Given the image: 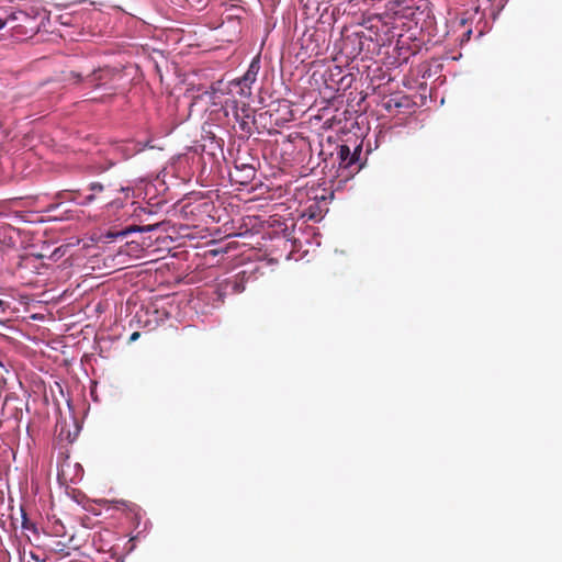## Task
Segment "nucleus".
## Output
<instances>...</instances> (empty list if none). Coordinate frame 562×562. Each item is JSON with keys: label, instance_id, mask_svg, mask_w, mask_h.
I'll use <instances>...</instances> for the list:
<instances>
[{"label": "nucleus", "instance_id": "nucleus-1", "mask_svg": "<svg viewBox=\"0 0 562 562\" xmlns=\"http://www.w3.org/2000/svg\"><path fill=\"white\" fill-rule=\"evenodd\" d=\"M254 79H255V76H250V71H249L243 79L232 81L229 83L231 92L233 93L234 91H237L241 94H247L249 92V87L247 86V82L252 81Z\"/></svg>", "mask_w": 562, "mask_h": 562}, {"label": "nucleus", "instance_id": "nucleus-2", "mask_svg": "<svg viewBox=\"0 0 562 562\" xmlns=\"http://www.w3.org/2000/svg\"><path fill=\"white\" fill-rule=\"evenodd\" d=\"M22 18L26 19L27 14L22 12V11H12L3 20L8 21V24H12V23H15V22H19V21H23Z\"/></svg>", "mask_w": 562, "mask_h": 562}, {"label": "nucleus", "instance_id": "nucleus-3", "mask_svg": "<svg viewBox=\"0 0 562 562\" xmlns=\"http://www.w3.org/2000/svg\"><path fill=\"white\" fill-rule=\"evenodd\" d=\"M339 155L342 161H346L350 156V149L348 146H341L339 150Z\"/></svg>", "mask_w": 562, "mask_h": 562}, {"label": "nucleus", "instance_id": "nucleus-4", "mask_svg": "<svg viewBox=\"0 0 562 562\" xmlns=\"http://www.w3.org/2000/svg\"><path fill=\"white\" fill-rule=\"evenodd\" d=\"M138 337H139V333L135 331V333H133V334L131 335L130 340H131V341H134V340H136Z\"/></svg>", "mask_w": 562, "mask_h": 562}, {"label": "nucleus", "instance_id": "nucleus-5", "mask_svg": "<svg viewBox=\"0 0 562 562\" xmlns=\"http://www.w3.org/2000/svg\"><path fill=\"white\" fill-rule=\"evenodd\" d=\"M5 25H8V21H4L2 18H0V31L4 29Z\"/></svg>", "mask_w": 562, "mask_h": 562}, {"label": "nucleus", "instance_id": "nucleus-6", "mask_svg": "<svg viewBox=\"0 0 562 562\" xmlns=\"http://www.w3.org/2000/svg\"><path fill=\"white\" fill-rule=\"evenodd\" d=\"M92 190H102V186L100 184H93Z\"/></svg>", "mask_w": 562, "mask_h": 562}, {"label": "nucleus", "instance_id": "nucleus-7", "mask_svg": "<svg viewBox=\"0 0 562 562\" xmlns=\"http://www.w3.org/2000/svg\"><path fill=\"white\" fill-rule=\"evenodd\" d=\"M92 199H93V196H92V195H89V196L87 198V203L91 202V201H92Z\"/></svg>", "mask_w": 562, "mask_h": 562}]
</instances>
